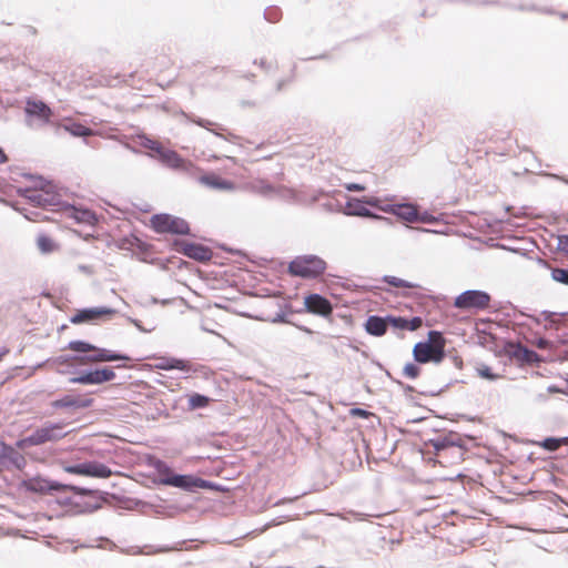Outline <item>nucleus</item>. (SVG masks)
Segmentation results:
<instances>
[{"mask_svg": "<svg viewBox=\"0 0 568 568\" xmlns=\"http://www.w3.org/2000/svg\"><path fill=\"white\" fill-rule=\"evenodd\" d=\"M20 487L26 491L45 495L51 491H60L65 487L57 481H51L41 476H36L21 481Z\"/></svg>", "mask_w": 568, "mask_h": 568, "instance_id": "0eeeda50", "label": "nucleus"}, {"mask_svg": "<svg viewBox=\"0 0 568 568\" xmlns=\"http://www.w3.org/2000/svg\"><path fill=\"white\" fill-rule=\"evenodd\" d=\"M558 250L568 254V235H561L558 237Z\"/></svg>", "mask_w": 568, "mask_h": 568, "instance_id": "c9c22d12", "label": "nucleus"}, {"mask_svg": "<svg viewBox=\"0 0 568 568\" xmlns=\"http://www.w3.org/2000/svg\"><path fill=\"white\" fill-rule=\"evenodd\" d=\"M389 326L399 331H416L422 327V317L405 318L402 316H388Z\"/></svg>", "mask_w": 568, "mask_h": 568, "instance_id": "f3484780", "label": "nucleus"}, {"mask_svg": "<svg viewBox=\"0 0 568 568\" xmlns=\"http://www.w3.org/2000/svg\"><path fill=\"white\" fill-rule=\"evenodd\" d=\"M26 197L36 206H47L52 204L51 195L43 190H28Z\"/></svg>", "mask_w": 568, "mask_h": 568, "instance_id": "412c9836", "label": "nucleus"}, {"mask_svg": "<svg viewBox=\"0 0 568 568\" xmlns=\"http://www.w3.org/2000/svg\"><path fill=\"white\" fill-rule=\"evenodd\" d=\"M288 271L294 276L316 277L320 274V260L315 256L296 257L290 263Z\"/></svg>", "mask_w": 568, "mask_h": 568, "instance_id": "39448f33", "label": "nucleus"}, {"mask_svg": "<svg viewBox=\"0 0 568 568\" xmlns=\"http://www.w3.org/2000/svg\"><path fill=\"white\" fill-rule=\"evenodd\" d=\"M164 162L171 168H182L184 164L183 159L174 151H168L163 153Z\"/></svg>", "mask_w": 568, "mask_h": 568, "instance_id": "a878e982", "label": "nucleus"}, {"mask_svg": "<svg viewBox=\"0 0 568 568\" xmlns=\"http://www.w3.org/2000/svg\"><path fill=\"white\" fill-rule=\"evenodd\" d=\"M115 378V373L112 367H103L97 368L94 371H89L80 374L77 377H72L70 379L73 384L81 385H99Z\"/></svg>", "mask_w": 568, "mask_h": 568, "instance_id": "423d86ee", "label": "nucleus"}, {"mask_svg": "<svg viewBox=\"0 0 568 568\" xmlns=\"http://www.w3.org/2000/svg\"><path fill=\"white\" fill-rule=\"evenodd\" d=\"M170 65H172V61L163 55L156 60L154 68L158 72H163L164 68Z\"/></svg>", "mask_w": 568, "mask_h": 568, "instance_id": "72a5a7b5", "label": "nucleus"}, {"mask_svg": "<svg viewBox=\"0 0 568 568\" xmlns=\"http://www.w3.org/2000/svg\"><path fill=\"white\" fill-rule=\"evenodd\" d=\"M393 212L400 219L407 222H415L418 220V212L416 206L412 204H399L396 205Z\"/></svg>", "mask_w": 568, "mask_h": 568, "instance_id": "5701e85b", "label": "nucleus"}, {"mask_svg": "<svg viewBox=\"0 0 568 568\" xmlns=\"http://www.w3.org/2000/svg\"><path fill=\"white\" fill-rule=\"evenodd\" d=\"M477 372L480 377L486 378V379L495 381V379L500 378V376L498 374H494L491 372L490 367H488L486 365H481L480 367H478Z\"/></svg>", "mask_w": 568, "mask_h": 568, "instance_id": "2f4dec72", "label": "nucleus"}, {"mask_svg": "<svg viewBox=\"0 0 568 568\" xmlns=\"http://www.w3.org/2000/svg\"><path fill=\"white\" fill-rule=\"evenodd\" d=\"M210 403V398L201 394H192L189 398V404L192 408L205 407Z\"/></svg>", "mask_w": 568, "mask_h": 568, "instance_id": "cd10ccee", "label": "nucleus"}, {"mask_svg": "<svg viewBox=\"0 0 568 568\" xmlns=\"http://www.w3.org/2000/svg\"><path fill=\"white\" fill-rule=\"evenodd\" d=\"M382 282L386 283L387 285L396 288H404V290H420L422 286L418 283L410 282L404 278H400L398 276L394 275H385L382 278Z\"/></svg>", "mask_w": 568, "mask_h": 568, "instance_id": "4be33fe9", "label": "nucleus"}, {"mask_svg": "<svg viewBox=\"0 0 568 568\" xmlns=\"http://www.w3.org/2000/svg\"><path fill=\"white\" fill-rule=\"evenodd\" d=\"M92 355L78 358L80 364L100 363V362H113V361H130L131 358L126 355L115 354L112 351L105 348L91 349Z\"/></svg>", "mask_w": 568, "mask_h": 568, "instance_id": "4468645a", "label": "nucleus"}, {"mask_svg": "<svg viewBox=\"0 0 568 568\" xmlns=\"http://www.w3.org/2000/svg\"><path fill=\"white\" fill-rule=\"evenodd\" d=\"M115 311L109 307H93L78 311L71 318L72 324L95 323L100 320H110Z\"/></svg>", "mask_w": 568, "mask_h": 568, "instance_id": "6e6552de", "label": "nucleus"}, {"mask_svg": "<svg viewBox=\"0 0 568 568\" xmlns=\"http://www.w3.org/2000/svg\"><path fill=\"white\" fill-rule=\"evenodd\" d=\"M158 363L155 364L156 368L170 371V369H179L183 372H189L191 369L190 362L175 357H159L156 358Z\"/></svg>", "mask_w": 568, "mask_h": 568, "instance_id": "a211bd4d", "label": "nucleus"}, {"mask_svg": "<svg viewBox=\"0 0 568 568\" xmlns=\"http://www.w3.org/2000/svg\"><path fill=\"white\" fill-rule=\"evenodd\" d=\"M64 215L68 219L74 220L78 224L94 225L98 222L95 213L84 207L67 206Z\"/></svg>", "mask_w": 568, "mask_h": 568, "instance_id": "2eb2a0df", "label": "nucleus"}, {"mask_svg": "<svg viewBox=\"0 0 568 568\" xmlns=\"http://www.w3.org/2000/svg\"><path fill=\"white\" fill-rule=\"evenodd\" d=\"M347 210L351 214L368 215V211L365 207L358 205L353 209V204L351 202L347 204Z\"/></svg>", "mask_w": 568, "mask_h": 568, "instance_id": "f704fd0d", "label": "nucleus"}, {"mask_svg": "<svg viewBox=\"0 0 568 568\" xmlns=\"http://www.w3.org/2000/svg\"><path fill=\"white\" fill-rule=\"evenodd\" d=\"M37 245L42 253H51L58 248L54 241L45 234H40L38 236Z\"/></svg>", "mask_w": 568, "mask_h": 568, "instance_id": "393cba45", "label": "nucleus"}, {"mask_svg": "<svg viewBox=\"0 0 568 568\" xmlns=\"http://www.w3.org/2000/svg\"><path fill=\"white\" fill-rule=\"evenodd\" d=\"M436 335H439V334H438L437 332H430V333H429V336H430V338H432V339H433Z\"/></svg>", "mask_w": 568, "mask_h": 568, "instance_id": "c03bdc74", "label": "nucleus"}, {"mask_svg": "<svg viewBox=\"0 0 568 568\" xmlns=\"http://www.w3.org/2000/svg\"><path fill=\"white\" fill-rule=\"evenodd\" d=\"M93 404V398L84 396V395H65L59 399H55L51 403V406L55 409H62V408H88L91 407Z\"/></svg>", "mask_w": 568, "mask_h": 568, "instance_id": "ddd939ff", "label": "nucleus"}, {"mask_svg": "<svg viewBox=\"0 0 568 568\" xmlns=\"http://www.w3.org/2000/svg\"><path fill=\"white\" fill-rule=\"evenodd\" d=\"M63 424H45L42 427L37 428L30 436L19 439L17 442V448L26 449L31 446H38L48 442H55L65 436L63 432Z\"/></svg>", "mask_w": 568, "mask_h": 568, "instance_id": "f257e3e1", "label": "nucleus"}, {"mask_svg": "<svg viewBox=\"0 0 568 568\" xmlns=\"http://www.w3.org/2000/svg\"><path fill=\"white\" fill-rule=\"evenodd\" d=\"M519 352L523 353V357L527 361H530L532 356H536V353L526 348V347H519Z\"/></svg>", "mask_w": 568, "mask_h": 568, "instance_id": "4c0bfd02", "label": "nucleus"}, {"mask_svg": "<svg viewBox=\"0 0 568 568\" xmlns=\"http://www.w3.org/2000/svg\"><path fill=\"white\" fill-rule=\"evenodd\" d=\"M152 466L159 476V483L162 485L179 488H189L195 485L194 478L192 476L174 474L171 467L162 460L158 459L153 462Z\"/></svg>", "mask_w": 568, "mask_h": 568, "instance_id": "7ed1b4c3", "label": "nucleus"}, {"mask_svg": "<svg viewBox=\"0 0 568 568\" xmlns=\"http://www.w3.org/2000/svg\"><path fill=\"white\" fill-rule=\"evenodd\" d=\"M150 225L160 234L187 235L190 233V225L185 220L166 213L153 215L150 219Z\"/></svg>", "mask_w": 568, "mask_h": 568, "instance_id": "f03ea898", "label": "nucleus"}, {"mask_svg": "<svg viewBox=\"0 0 568 568\" xmlns=\"http://www.w3.org/2000/svg\"><path fill=\"white\" fill-rule=\"evenodd\" d=\"M64 469L69 474L98 478H108L112 474L110 468L101 463H83L79 465L68 466Z\"/></svg>", "mask_w": 568, "mask_h": 568, "instance_id": "1a4fd4ad", "label": "nucleus"}, {"mask_svg": "<svg viewBox=\"0 0 568 568\" xmlns=\"http://www.w3.org/2000/svg\"><path fill=\"white\" fill-rule=\"evenodd\" d=\"M490 296L483 291H466L455 298L454 306L460 310H486L489 307Z\"/></svg>", "mask_w": 568, "mask_h": 568, "instance_id": "20e7f679", "label": "nucleus"}, {"mask_svg": "<svg viewBox=\"0 0 568 568\" xmlns=\"http://www.w3.org/2000/svg\"><path fill=\"white\" fill-rule=\"evenodd\" d=\"M306 308L314 313L320 314V294H312L305 298Z\"/></svg>", "mask_w": 568, "mask_h": 568, "instance_id": "c85d7f7f", "label": "nucleus"}, {"mask_svg": "<svg viewBox=\"0 0 568 568\" xmlns=\"http://www.w3.org/2000/svg\"><path fill=\"white\" fill-rule=\"evenodd\" d=\"M3 354H0V361L2 359Z\"/></svg>", "mask_w": 568, "mask_h": 568, "instance_id": "09e8293b", "label": "nucleus"}, {"mask_svg": "<svg viewBox=\"0 0 568 568\" xmlns=\"http://www.w3.org/2000/svg\"><path fill=\"white\" fill-rule=\"evenodd\" d=\"M178 245L180 246L179 252L199 262H207L213 256L212 250L202 244L181 242Z\"/></svg>", "mask_w": 568, "mask_h": 568, "instance_id": "9b49d317", "label": "nucleus"}, {"mask_svg": "<svg viewBox=\"0 0 568 568\" xmlns=\"http://www.w3.org/2000/svg\"><path fill=\"white\" fill-rule=\"evenodd\" d=\"M201 183L205 184L209 187L222 191H232L234 190V183L223 179L222 176L211 173L201 176Z\"/></svg>", "mask_w": 568, "mask_h": 568, "instance_id": "6ab92c4d", "label": "nucleus"}, {"mask_svg": "<svg viewBox=\"0 0 568 568\" xmlns=\"http://www.w3.org/2000/svg\"><path fill=\"white\" fill-rule=\"evenodd\" d=\"M321 264H322V273L324 272V261H321Z\"/></svg>", "mask_w": 568, "mask_h": 568, "instance_id": "de8ad7c7", "label": "nucleus"}, {"mask_svg": "<svg viewBox=\"0 0 568 568\" xmlns=\"http://www.w3.org/2000/svg\"><path fill=\"white\" fill-rule=\"evenodd\" d=\"M419 373V367L414 363H407L403 368V375L412 379L418 377Z\"/></svg>", "mask_w": 568, "mask_h": 568, "instance_id": "7c9ffc66", "label": "nucleus"}, {"mask_svg": "<svg viewBox=\"0 0 568 568\" xmlns=\"http://www.w3.org/2000/svg\"><path fill=\"white\" fill-rule=\"evenodd\" d=\"M388 325V316L385 318L379 316H369L365 323V328L371 335L383 336L386 333Z\"/></svg>", "mask_w": 568, "mask_h": 568, "instance_id": "aec40b11", "label": "nucleus"}, {"mask_svg": "<svg viewBox=\"0 0 568 568\" xmlns=\"http://www.w3.org/2000/svg\"><path fill=\"white\" fill-rule=\"evenodd\" d=\"M71 133L77 135V136H89L92 134V130L84 126V125H81V124H75L73 125L71 129H70Z\"/></svg>", "mask_w": 568, "mask_h": 568, "instance_id": "473e14b6", "label": "nucleus"}, {"mask_svg": "<svg viewBox=\"0 0 568 568\" xmlns=\"http://www.w3.org/2000/svg\"><path fill=\"white\" fill-rule=\"evenodd\" d=\"M8 161V158L4 153V151L0 148V164Z\"/></svg>", "mask_w": 568, "mask_h": 568, "instance_id": "79ce46f5", "label": "nucleus"}, {"mask_svg": "<svg viewBox=\"0 0 568 568\" xmlns=\"http://www.w3.org/2000/svg\"><path fill=\"white\" fill-rule=\"evenodd\" d=\"M24 110L28 115L37 116L45 123L52 116L51 109L44 102L38 100H28Z\"/></svg>", "mask_w": 568, "mask_h": 568, "instance_id": "dca6fc26", "label": "nucleus"}, {"mask_svg": "<svg viewBox=\"0 0 568 568\" xmlns=\"http://www.w3.org/2000/svg\"><path fill=\"white\" fill-rule=\"evenodd\" d=\"M283 85H284V83L280 81L277 84V89L281 90L283 88Z\"/></svg>", "mask_w": 568, "mask_h": 568, "instance_id": "49530a36", "label": "nucleus"}, {"mask_svg": "<svg viewBox=\"0 0 568 568\" xmlns=\"http://www.w3.org/2000/svg\"><path fill=\"white\" fill-rule=\"evenodd\" d=\"M26 464L24 457L13 447L0 442V473L14 466L21 469Z\"/></svg>", "mask_w": 568, "mask_h": 568, "instance_id": "9d476101", "label": "nucleus"}, {"mask_svg": "<svg viewBox=\"0 0 568 568\" xmlns=\"http://www.w3.org/2000/svg\"><path fill=\"white\" fill-rule=\"evenodd\" d=\"M551 277L556 282L568 285V270H566V268H554L551 271Z\"/></svg>", "mask_w": 568, "mask_h": 568, "instance_id": "c756f323", "label": "nucleus"}, {"mask_svg": "<svg viewBox=\"0 0 568 568\" xmlns=\"http://www.w3.org/2000/svg\"><path fill=\"white\" fill-rule=\"evenodd\" d=\"M346 189L348 191H356V192L365 190V187L363 185L356 184V183L346 184Z\"/></svg>", "mask_w": 568, "mask_h": 568, "instance_id": "58836bf2", "label": "nucleus"}, {"mask_svg": "<svg viewBox=\"0 0 568 568\" xmlns=\"http://www.w3.org/2000/svg\"><path fill=\"white\" fill-rule=\"evenodd\" d=\"M68 348L78 353H89L91 349H95V346L83 341H72L69 343Z\"/></svg>", "mask_w": 568, "mask_h": 568, "instance_id": "bb28decb", "label": "nucleus"}, {"mask_svg": "<svg viewBox=\"0 0 568 568\" xmlns=\"http://www.w3.org/2000/svg\"><path fill=\"white\" fill-rule=\"evenodd\" d=\"M365 203L369 204V205H375V201L374 200H367Z\"/></svg>", "mask_w": 568, "mask_h": 568, "instance_id": "a18cd8bd", "label": "nucleus"}, {"mask_svg": "<svg viewBox=\"0 0 568 568\" xmlns=\"http://www.w3.org/2000/svg\"><path fill=\"white\" fill-rule=\"evenodd\" d=\"M413 353L419 363L439 362L443 357V351L430 343H417Z\"/></svg>", "mask_w": 568, "mask_h": 568, "instance_id": "f8f14e48", "label": "nucleus"}, {"mask_svg": "<svg viewBox=\"0 0 568 568\" xmlns=\"http://www.w3.org/2000/svg\"><path fill=\"white\" fill-rule=\"evenodd\" d=\"M548 342L545 339H540L537 344L539 348H545L547 346Z\"/></svg>", "mask_w": 568, "mask_h": 568, "instance_id": "37998d69", "label": "nucleus"}, {"mask_svg": "<svg viewBox=\"0 0 568 568\" xmlns=\"http://www.w3.org/2000/svg\"><path fill=\"white\" fill-rule=\"evenodd\" d=\"M352 415L353 416H359V417H367L368 416V412L364 410V409H361V408H354L352 409Z\"/></svg>", "mask_w": 568, "mask_h": 568, "instance_id": "ea45409f", "label": "nucleus"}, {"mask_svg": "<svg viewBox=\"0 0 568 568\" xmlns=\"http://www.w3.org/2000/svg\"><path fill=\"white\" fill-rule=\"evenodd\" d=\"M217 71H219L217 68H213L212 70H205V71H202L200 73V77L206 79V78L210 77L211 73H214V72H217Z\"/></svg>", "mask_w": 568, "mask_h": 568, "instance_id": "a19ab883", "label": "nucleus"}, {"mask_svg": "<svg viewBox=\"0 0 568 568\" xmlns=\"http://www.w3.org/2000/svg\"><path fill=\"white\" fill-rule=\"evenodd\" d=\"M538 445L549 452H555L559 449L564 445H568V437L562 438H545L542 442H539Z\"/></svg>", "mask_w": 568, "mask_h": 568, "instance_id": "b1692460", "label": "nucleus"}, {"mask_svg": "<svg viewBox=\"0 0 568 568\" xmlns=\"http://www.w3.org/2000/svg\"><path fill=\"white\" fill-rule=\"evenodd\" d=\"M332 313V305L331 303L322 297V316H329Z\"/></svg>", "mask_w": 568, "mask_h": 568, "instance_id": "e433bc0d", "label": "nucleus"}]
</instances>
